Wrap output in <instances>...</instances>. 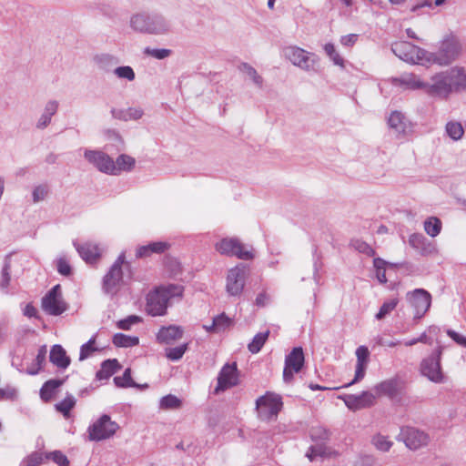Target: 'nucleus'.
<instances>
[{
    "label": "nucleus",
    "mask_w": 466,
    "mask_h": 466,
    "mask_svg": "<svg viewBox=\"0 0 466 466\" xmlns=\"http://www.w3.org/2000/svg\"><path fill=\"white\" fill-rule=\"evenodd\" d=\"M184 288L181 285L168 284L160 286L147 296V311L151 316H163L169 304L175 299H180Z\"/></svg>",
    "instance_id": "nucleus-1"
},
{
    "label": "nucleus",
    "mask_w": 466,
    "mask_h": 466,
    "mask_svg": "<svg viewBox=\"0 0 466 466\" xmlns=\"http://www.w3.org/2000/svg\"><path fill=\"white\" fill-rule=\"evenodd\" d=\"M282 54L294 66L307 73L319 71V57L312 52L297 46H289L283 48Z\"/></svg>",
    "instance_id": "nucleus-2"
},
{
    "label": "nucleus",
    "mask_w": 466,
    "mask_h": 466,
    "mask_svg": "<svg viewBox=\"0 0 466 466\" xmlns=\"http://www.w3.org/2000/svg\"><path fill=\"white\" fill-rule=\"evenodd\" d=\"M128 268L125 253L122 252L102 279V290L106 295L114 297L126 284L123 268Z\"/></svg>",
    "instance_id": "nucleus-3"
},
{
    "label": "nucleus",
    "mask_w": 466,
    "mask_h": 466,
    "mask_svg": "<svg viewBox=\"0 0 466 466\" xmlns=\"http://www.w3.org/2000/svg\"><path fill=\"white\" fill-rule=\"evenodd\" d=\"M329 437V431L323 427H314L310 430V438L315 444L311 445L306 453L309 461H312L317 457L330 458L338 455L337 451L326 444Z\"/></svg>",
    "instance_id": "nucleus-4"
},
{
    "label": "nucleus",
    "mask_w": 466,
    "mask_h": 466,
    "mask_svg": "<svg viewBox=\"0 0 466 466\" xmlns=\"http://www.w3.org/2000/svg\"><path fill=\"white\" fill-rule=\"evenodd\" d=\"M443 348L438 347L427 358H424L420 364V371L431 382L441 384L445 381V375L441 369V356Z\"/></svg>",
    "instance_id": "nucleus-5"
},
{
    "label": "nucleus",
    "mask_w": 466,
    "mask_h": 466,
    "mask_svg": "<svg viewBox=\"0 0 466 466\" xmlns=\"http://www.w3.org/2000/svg\"><path fill=\"white\" fill-rule=\"evenodd\" d=\"M462 46L455 38L445 39L436 53H429L427 62L440 66H448L455 61L461 54Z\"/></svg>",
    "instance_id": "nucleus-6"
},
{
    "label": "nucleus",
    "mask_w": 466,
    "mask_h": 466,
    "mask_svg": "<svg viewBox=\"0 0 466 466\" xmlns=\"http://www.w3.org/2000/svg\"><path fill=\"white\" fill-rule=\"evenodd\" d=\"M282 405V399L279 394L268 391L256 400L258 417L261 420H270L278 416Z\"/></svg>",
    "instance_id": "nucleus-7"
},
{
    "label": "nucleus",
    "mask_w": 466,
    "mask_h": 466,
    "mask_svg": "<svg viewBox=\"0 0 466 466\" xmlns=\"http://www.w3.org/2000/svg\"><path fill=\"white\" fill-rule=\"evenodd\" d=\"M391 50L400 59L410 64H423L429 57L428 52L407 41L394 43Z\"/></svg>",
    "instance_id": "nucleus-8"
},
{
    "label": "nucleus",
    "mask_w": 466,
    "mask_h": 466,
    "mask_svg": "<svg viewBox=\"0 0 466 466\" xmlns=\"http://www.w3.org/2000/svg\"><path fill=\"white\" fill-rule=\"evenodd\" d=\"M118 430L116 422L111 420L108 415H102L97 420L88 427L90 441H102L112 437Z\"/></svg>",
    "instance_id": "nucleus-9"
},
{
    "label": "nucleus",
    "mask_w": 466,
    "mask_h": 466,
    "mask_svg": "<svg viewBox=\"0 0 466 466\" xmlns=\"http://www.w3.org/2000/svg\"><path fill=\"white\" fill-rule=\"evenodd\" d=\"M216 250L222 255L236 256L240 259H251L252 252L247 250L245 246L237 238H225L216 243Z\"/></svg>",
    "instance_id": "nucleus-10"
},
{
    "label": "nucleus",
    "mask_w": 466,
    "mask_h": 466,
    "mask_svg": "<svg viewBox=\"0 0 466 466\" xmlns=\"http://www.w3.org/2000/svg\"><path fill=\"white\" fill-rule=\"evenodd\" d=\"M42 309L49 315L57 316L66 310L67 306L62 297L59 285L53 287L42 299Z\"/></svg>",
    "instance_id": "nucleus-11"
},
{
    "label": "nucleus",
    "mask_w": 466,
    "mask_h": 466,
    "mask_svg": "<svg viewBox=\"0 0 466 466\" xmlns=\"http://www.w3.org/2000/svg\"><path fill=\"white\" fill-rule=\"evenodd\" d=\"M406 299L414 309V319L422 318L431 304V295L423 289H416L406 294Z\"/></svg>",
    "instance_id": "nucleus-12"
},
{
    "label": "nucleus",
    "mask_w": 466,
    "mask_h": 466,
    "mask_svg": "<svg viewBox=\"0 0 466 466\" xmlns=\"http://www.w3.org/2000/svg\"><path fill=\"white\" fill-rule=\"evenodd\" d=\"M247 268L243 264L237 265L228 272L226 290L230 296H239L245 287Z\"/></svg>",
    "instance_id": "nucleus-13"
},
{
    "label": "nucleus",
    "mask_w": 466,
    "mask_h": 466,
    "mask_svg": "<svg viewBox=\"0 0 466 466\" xmlns=\"http://www.w3.org/2000/svg\"><path fill=\"white\" fill-rule=\"evenodd\" d=\"M399 438L407 448L413 451L427 446L430 441V437L426 432L409 426L400 429Z\"/></svg>",
    "instance_id": "nucleus-14"
},
{
    "label": "nucleus",
    "mask_w": 466,
    "mask_h": 466,
    "mask_svg": "<svg viewBox=\"0 0 466 466\" xmlns=\"http://www.w3.org/2000/svg\"><path fill=\"white\" fill-rule=\"evenodd\" d=\"M84 157L102 173L112 175L115 170L113 158L101 150L85 149Z\"/></svg>",
    "instance_id": "nucleus-15"
},
{
    "label": "nucleus",
    "mask_w": 466,
    "mask_h": 466,
    "mask_svg": "<svg viewBox=\"0 0 466 466\" xmlns=\"http://www.w3.org/2000/svg\"><path fill=\"white\" fill-rule=\"evenodd\" d=\"M238 384V371L235 362L226 363L218 376V385L215 393L224 391Z\"/></svg>",
    "instance_id": "nucleus-16"
},
{
    "label": "nucleus",
    "mask_w": 466,
    "mask_h": 466,
    "mask_svg": "<svg viewBox=\"0 0 466 466\" xmlns=\"http://www.w3.org/2000/svg\"><path fill=\"white\" fill-rule=\"evenodd\" d=\"M304 364V354L302 348H294L291 352L286 356L285 367L283 370V380L289 383L295 373H298Z\"/></svg>",
    "instance_id": "nucleus-17"
},
{
    "label": "nucleus",
    "mask_w": 466,
    "mask_h": 466,
    "mask_svg": "<svg viewBox=\"0 0 466 466\" xmlns=\"http://www.w3.org/2000/svg\"><path fill=\"white\" fill-rule=\"evenodd\" d=\"M345 405L351 410H359L372 406L376 396L372 391H362L360 394H348L339 396Z\"/></svg>",
    "instance_id": "nucleus-18"
},
{
    "label": "nucleus",
    "mask_w": 466,
    "mask_h": 466,
    "mask_svg": "<svg viewBox=\"0 0 466 466\" xmlns=\"http://www.w3.org/2000/svg\"><path fill=\"white\" fill-rule=\"evenodd\" d=\"M389 127L398 137H406L412 133L411 122L400 111H393L388 117Z\"/></svg>",
    "instance_id": "nucleus-19"
},
{
    "label": "nucleus",
    "mask_w": 466,
    "mask_h": 466,
    "mask_svg": "<svg viewBox=\"0 0 466 466\" xmlns=\"http://www.w3.org/2000/svg\"><path fill=\"white\" fill-rule=\"evenodd\" d=\"M446 76L442 72L435 74L431 76V82L426 83V92L430 96L439 98H448L451 94L450 86L446 80Z\"/></svg>",
    "instance_id": "nucleus-20"
},
{
    "label": "nucleus",
    "mask_w": 466,
    "mask_h": 466,
    "mask_svg": "<svg viewBox=\"0 0 466 466\" xmlns=\"http://www.w3.org/2000/svg\"><path fill=\"white\" fill-rule=\"evenodd\" d=\"M355 354L357 358L355 376L350 382L343 386L345 388L360 381L365 377L366 374V370L370 359L369 349L366 346H360L357 348Z\"/></svg>",
    "instance_id": "nucleus-21"
},
{
    "label": "nucleus",
    "mask_w": 466,
    "mask_h": 466,
    "mask_svg": "<svg viewBox=\"0 0 466 466\" xmlns=\"http://www.w3.org/2000/svg\"><path fill=\"white\" fill-rule=\"evenodd\" d=\"M442 73L447 78L451 93L466 90V73L463 67L454 66Z\"/></svg>",
    "instance_id": "nucleus-22"
},
{
    "label": "nucleus",
    "mask_w": 466,
    "mask_h": 466,
    "mask_svg": "<svg viewBox=\"0 0 466 466\" xmlns=\"http://www.w3.org/2000/svg\"><path fill=\"white\" fill-rule=\"evenodd\" d=\"M77 252L80 257L87 263L96 262L102 252V249L99 248L97 244L92 242H85L82 245H78L76 242L74 243Z\"/></svg>",
    "instance_id": "nucleus-23"
},
{
    "label": "nucleus",
    "mask_w": 466,
    "mask_h": 466,
    "mask_svg": "<svg viewBox=\"0 0 466 466\" xmlns=\"http://www.w3.org/2000/svg\"><path fill=\"white\" fill-rule=\"evenodd\" d=\"M395 86H400L407 89H424L426 90V82L421 81L416 75L411 73L402 74L400 77L392 79Z\"/></svg>",
    "instance_id": "nucleus-24"
},
{
    "label": "nucleus",
    "mask_w": 466,
    "mask_h": 466,
    "mask_svg": "<svg viewBox=\"0 0 466 466\" xmlns=\"http://www.w3.org/2000/svg\"><path fill=\"white\" fill-rule=\"evenodd\" d=\"M170 248V243L167 241H156L147 245L140 246L137 248V258H147L152 254H162Z\"/></svg>",
    "instance_id": "nucleus-25"
},
{
    "label": "nucleus",
    "mask_w": 466,
    "mask_h": 466,
    "mask_svg": "<svg viewBox=\"0 0 466 466\" xmlns=\"http://www.w3.org/2000/svg\"><path fill=\"white\" fill-rule=\"evenodd\" d=\"M59 107L58 101L55 99L48 100L44 106L43 112L36 122L38 129L46 128L52 120V117L56 114Z\"/></svg>",
    "instance_id": "nucleus-26"
},
{
    "label": "nucleus",
    "mask_w": 466,
    "mask_h": 466,
    "mask_svg": "<svg viewBox=\"0 0 466 466\" xmlns=\"http://www.w3.org/2000/svg\"><path fill=\"white\" fill-rule=\"evenodd\" d=\"M150 35H166L171 31L172 25L161 15H151L149 23Z\"/></svg>",
    "instance_id": "nucleus-27"
},
{
    "label": "nucleus",
    "mask_w": 466,
    "mask_h": 466,
    "mask_svg": "<svg viewBox=\"0 0 466 466\" xmlns=\"http://www.w3.org/2000/svg\"><path fill=\"white\" fill-rule=\"evenodd\" d=\"M111 116L115 119L122 121L138 120L144 116V110L141 107L115 108L111 109Z\"/></svg>",
    "instance_id": "nucleus-28"
},
{
    "label": "nucleus",
    "mask_w": 466,
    "mask_h": 466,
    "mask_svg": "<svg viewBox=\"0 0 466 466\" xmlns=\"http://www.w3.org/2000/svg\"><path fill=\"white\" fill-rule=\"evenodd\" d=\"M50 361L59 369L66 370L70 365V358L61 345H54L50 350Z\"/></svg>",
    "instance_id": "nucleus-29"
},
{
    "label": "nucleus",
    "mask_w": 466,
    "mask_h": 466,
    "mask_svg": "<svg viewBox=\"0 0 466 466\" xmlns=\"http://www.w3.org/2000/svg\"><path fill=\"white\" fill-rule=\"evenodd\" d=\"M376 398L380 396L394 397L398 392V380L396 379H390L381 381L374 386L371 390Z\"/></svg>",
    "instance_id": "nucleus-30"
},
{
    "label": "nucleus",
    "mask_w": 466,
    "mask_h": 466,
    "mask_svg": "<svg viewBox=\"0 0 466 466\" xmlns=\"http://www.w3.org/2000/svg\"><path fill=\"white\" fill-rule=\"evenodd\" d=\"M183 335V330L177 326L164 327L159 329L157 339L161 343L169 344L179 339Z\"/></svg>",
    "instance_id": "nucleus-31"
},
{
    "label": "nucleus",
    "mask_w": 466,
    "mask_h": 466,
    "mask_svg": "<svg viewBox=\"0 0 466 466\" xmlns=\"http://www.w3.org/2000/svg\"><path fill=\"white\" fill-rule=\"evenodd\" d=\"M150 16L147 14H136L130 18V26L137 32L149 34Z\"/></svg>",
    "instance_id": "nucleus-32"
},
{
    "label": "nucleus",
    "mask_w": 466,
    "mask_h": 466,
    "mask_svg": "<svg viewBox=\"0 0 466 466\" xmlns=\"http://www.w3.org/2000/svg\"><path fill=\"white\" fill-rule=\"evenodd\" d=\"M66 379L49 380L44 383L40 390V397L44 401H49L56 394L57 389L62 386Z\"/></svg>",
    "instance_id": "nucleus-33"
},
{
    "label": "nucleus",
    "mask_w": 466,
    "mask_h": 466,
    "mask_svg": "<svg viewBox=\"0 0 466 466\" xmlns=\"http://www.w3.org/2000/svg\"><path fill=\"white\" fill-rule=\"evenodd\" d=\"M135 158L128 156V155H125V154H122L120 155L116 161H114V167H115V170H113L112 172V176H117L119 175L121 172H124V171H130L133 169L134 166H135Z\"/></svg>",
    "instance_id": "nucleus-34"
},
{
    "label": "nucleus",
    "mask_w": 466,
    "mask_h": 466,
    "mask_svg": "<svg viewBox=\"0 0 466 466\" xmlns=\"http://www.w3.org/2000/svg\"><path fill=\"white\" fill-rule=\"evenodd\" d=\"M120 369L116 359L106 360L101 364L100 370L96 372V379L99 380H107Z\"/></svg>",
    "instance_id": "nucleus-35"
},
{
    "label": "nucleus",
    "mask_w": 466,
    "mask_h": 466,
    "mask_svg": "<svg viewBox=\"0 0 466 466\" xmlns=\"http://www.w3.org/2000/svg\"><path fill=\"white\" fill-rule=\"evenodd\" d=\"M115 384L119 388H139V389H147V384H137L136 383L131 377V370L127 368L122 376H117L114 378Z\"/></svg>",
    "instance_id": "nucleus-36"
},
{
    "label": "nucleus",
    "mask_w": 466,
    "mask_h": 466,
    "mask_svg": "<svg viewBox=\"0 0 466 466\" xmlns=\"http://www.w3.org/2000/svg\"><path fill=\"white\" fill-rule=\"evenodd\" d=\"M323 50L335 66H339L341 69L345 68V59L340 56L332 43H326L323 46Z\"/></svg>",
    "instance_id": "nucleus-37"
},
{
    "label": "nucleus",
    "mask_w": 466,
    "mask_h": 466,
    "mask_svg": "<svg viewBox=\"0 0 466 466\" xmlns=\"http://www.w3.org/2000/svg\"><path fill=\"white\" fill-rule=\"evenodd\" d=\"M47 350L46 346H42L39 348L37 355L33 361V363L27 367L26 372L30 375H36L40 370L42 369L43 364L46 361Z\"/></svg>",
    "instance_id": "nucleus-38"
},
{
    "label": "nucleus",
    "mask_w": 466,
    "mask_h": 466,
    "mask_svg": "<svg viewBox=\"0 0 466 466\" xmlns=\"http://www.w3.org/2000/svg\"><path fill=\"white\" fill-rule=\"evenodd\" d=\"M113 343L116 347H133L139 343L138 337L116 333L113 337Z\"/></svg>",
    "instance_id": "nucleus-39"
},
{
    "label": "nucleus",
    "mask_w": 466,
    "mask_h": 466,
    "mask_svg": "<svg viewBox=\"0 0 466 466\" xmlns=\"http://www.w3.org/2000/svg\"><path fill=\"white\" fill-rule=\"evenodd\" d=\"M269 336V330H266L265 332H259L256 334L251 340L250 343L248 345V350L252 354H256L260 351L264 344L266 343L268 338Z\"/></svg>",
    "instance_id": "nucleus-40"
},
{
    "label": "nucleus",
    "mask_w": 466,
    "mask_h": 466,
    "mask_svg": "<svg viewBox=\"0 0 466 466\" xmlns=\"http://www.w3.org/2000/svg\"><path fill=\"white\" fill-rule=\"evenodd\" d=\"M425 232L434 238L438 236L441 230V221L436 217H431L424 221Z\"/></svg>",
    "instance_id": "nucleus-41"
},
{
    "label": "nucleus",
    "mask_w": 466,
    "mask_h": 466,
    "mask_svg": "<svg viewBox=\"0 0 466 466\" xmlns=\"http://www.w3.org/2000/svg\"><path fill=\"white\" fill-rule=\"evenodd\" d=\"M445 130L447 135L452 139V140H460L463 134L464 130L460 122L457 121H450L446 124Z\"/></svg>",
    "instance_id": "nucleus-42"
},
{
    "label": "nucleus",
    "mask_w": 466,
    "mask_h": 466,
    "mask_svg": "<svg viewBox=\"0 0 466 466\" xmlns=\"http://www.w3.org/2000/svg\"><path fill=\"white\" fill-rule=\"evenodd\" d=\"M181 405V400L172 394L164 396L159 400V408L162 410H177L179 409Z\"/></svg>",
    "instance_id": "nucleus-43"
},
{
    "label": "nucleus",
    "mask_w": 466,
    "mask_h": 466,
    "mask_svg": "<svg viewBox=\"0 0 466 466\" xmlns=\"http://www.w3.org/2000/svg\"><path fill=\"white\" fill-rule=\"evenodd\" d=\"M392 264H390L386 260L380 258H375L373 259V266L376 270V278L379 280L380 283H386L387 278H386V267L391 266Z\"/></svg>",
    "instance_id": "nucleus-44"
},
{
    "label": "nucleus",
    "mask_w": 466,
    "mask_h": 466,
    "mask_svg": "<svg viewBox=\"0 0 466 466\" xmlns=\"http://www.w3.org/2000/svg\"><path fill=\"white\" fill-rule=\"evenodd\" d=\"M76 405V399L72 395H67L63 400L56 404L57 411L61 412L65 418L69 417L70 410Z\"/></svg>",
    "instance_id": "nucleus-45"
},
{
    "label": "nucleus",
    "mask_w": 466,
    "mask_h": 466,
    "mask_svg": "<svg viewBox=\"0 0 466 466\" xmlns=\"http://www.w3.org/2000/svg\"><path fill=\"white\" fill-rule=\"evenodd\" d=\"M239 68H240V71L246 76H248L250 80H252L256 86H258V87L262 86L263 79L258 74V72L256 71V69L254 67H252L250 65L245 63V64H242Z\"/></svg>",
    "instance_id": "nucleus-46"
},
{
    "label": "nucleus",
    "mask_w": 466,
    "mask_h": 466,
    "mask_svg": "<svg viewBox=\"0 0 466 466\" xmlns=\"http://www.w3.org/2000/svg\"><path fill=\"white\" fill-rule=\"evenodd\" d=\"M113 73L118 79H123L128 82H132L136 78L135 71L129 66H117L114 69Z\"/></svg>",
    "instance_id": "nucleus-47"
},
{
    "label": "nucleus",
    "mask_w": 466,
    "mask_h": 466,
    "mask_svg": "<svg viewBox=\"0 0 466 466\" xmlns=\"http://www.w3.org/2000/svg\"><path fill=\"white\" fill-rule=\"evenodd\" d=\"M232 325V319L226 316L224 313L213 319L212 328H215L216 332L225 330Z\"/></svg>",
    "instance_id": "nucleus-48"
},
{
    "label": "nucleus",
    "mask_w": 466,
    "mask_h": 466,
    "mask_svg": "<svg viewBox=\"0 0 466 466\" xmlns=\"http://www.w3.org/2000/svg\"><path fill=\"white\" fill-rule=\"evenodd\" d=\"M398 303L399 300L397 299H392L389 301L384 302L380 307L379 312L376 314L375 318L379 320L383 319L397 307Z\"/></svg>",
    "instance_id": "nucleus-49"
},
{
    "label": "nucleus",
    "mask_w": 466,
    "mask_h": 466,
    "mask_svg": "<svg viewBox=\"0 0 466 466\" xmlns=\"http://www.w3.org/2000/svg\"><path fill=\"white\" fill-rule=\"evenodd\" d=\"M95 337L91 338L86 343L80 348L79 360L82 361L89 358L97 349L95 347Z\"/></svg>",
    "instance_id": "nucleus-50"
},
{
    "label": "nucleus",
    "mask_w": 466,
    "mask_h": 466,
    "mask_svg": "<svg viewBox=\"0 0 466 466\" xmlns=\"http://www.w3.org/2000/svg\"><path fill=\"white\" fill-rule=\"evenodd\" d=\"M142 319L137 315H130L126 319L116 322V327L120 329L129 330L132 326L141 322Z\"/></svg>",
    "instance_id": "nucleus-51"
},
{
    "label": "nucleus",
    "mask_w": 466,
    "mask_h": 466,
    "mask_svg": "<svg viewBox=\"0 0 466 466\" xmlns=\"http://www.w3.org/2000/svg\"><path fill=\"white\" fill-rule=\"evenodd\" d=\"M372 442L374 446L381 451H388L392 446V441H390L386 436L380 434L374 436Z\"/></svg>",
    "instance_id": "nucleus-52"
},
{
    "label": "nucleus",
    "mask_w": 466,
    "mask_h": 466,
    "mask_svg": "<svg viewBox=\"0 0 466 466\" xmlns=\"http://www.w3.org/2000/svg\"><path fill=\"white\" fill-rule=\"evenodd\" d=\"M351 246L359 251L360 253H363L367 256L372 257L375 255L374 249L366 242L360 239H354L351 241Z\"/></svg>",
    "instance_id": "nucleus-53"
},
{
    "label": "nucleus",
    "mask_w": 466,
    "mask_h": 466,
    "mask_svg": "<svg viewBox=\"0 0 466 466\" xmlns=\"http://www.w3.org/2000/svg\"><path fill=\"white\" fill-rule=\"evenodd\" d=\"M145 54L153 57V58H156V59H158V60H162V59H165L167 57H168L170 55H171V50L170 49H167V48H150V47H147L145 49Z\"/></svg>",
    "instance_id": "nucleus-54"
},
{
    "label": "nucleus",
    "mask_w": 466,
    "mask_h": 466,
    "mask_svg": "<svg viewBox=\"0 0 466 466\" xmlns=\"http://www.w3.org/2000/svg\"><path fill=\"white\" fill-rule=\"evenodd\" d=\"M46 459H50L59 466H68L69 461L66 455L59 451H55L45 455Z\"/></svg>",
    "instance_id": "nucleus-55"
},
{
    "label": "nucleus",
    "mask_w": 466,
    "mask_h": 466,
    "mask_svg": "<svg viewBox=\"0 0 466 466\" xmlns=\"http://www.w3.org/2000/svg\"><path fill=\"white\" fill-rule=\"evenodd\" d=\"M187 350V344H183L175 348L167 349L166 351V355L167 359L171 360H180L184 353Z\"/></svg>",
    "instance_id": "nucleus-56"
},
{
    "label": "nucleus",
    "mask_w": 466,
    "mask_h": 466,
    "mask_svg": "<svg viewBox=\"0 0 466 466\" xmlns=\"http://www.w3.org/2000/svg\"><path fill=\"white\" fill-rule=\"evenodd\" d=\"M48 193V188L46 186L39 185L35 187L33 190L32 197L33 202L38 203L46 198Z\"/></svg>",
    "instance_id": "nucleus-57"
},
{
    "label": "nucleus",
    "mask_w": 466,
    "mask_h": 466,
    "mask_svg": "<svg viewBox=\"0 0 466 466\" xmlns=\"http://www.w3.org/2000/svg\"><path fill=\"white\" fill-rule=\"evenodd\" d=\"M11 280L10 277V265L9 263H5L1 274V279H0V289H6L9 286Z\"/></svg>",
    "instance_id": "nucleus-58"
},
{
    "label": "nucleus",
    "mask_w": 466,
    "mask_h": 466,
    "mask_svg": "<svg viewBox=\"0 0 466 466\" xmlns=\"http://www.w3.org/2000/svg\"><path fill=\"white\" fill-rule=\"evenodd\" d=\"M358 39H359V35L349 34V35H342L339 38V43L344 47H352L357 43Z\"/></svg>",
    "instance_id": "nucleus-59"
},
{
    "label": "nucleus",
    "mask_w": 466,
    "mask_h": 466,
    "mask_svg": "<svg viewBox=\"0 0 466 466\" xmlns=\"http://www.w3.org/2000/svg\"><path fill=\"white\" fill-rule=\"evenodd\" d=\"M57 270L64 276H68L71 273V267L66 258H60L57 260Z\"/></svg>",
    "instance_id": "nucleus-60"
},
{
    "label": "nucleus",
    "mask_w": 466,
    "mask_h": 466,
    "mask_svg": "<svg viewBox=\"0 0 466 466\" xmlns=\"http://www.w3.org/2000/svg\"><path fill=\"white\" fill-rule=\"evenodd\" d=\"M446 333L457 344L466 348V337L452 329H447Z\"/></svg>",
    "instance_id": "nucleus-61"
},
{
    "label": "nucleus",
    "mask_w": 466,
    "mask_h": 466,
    "mask_svg": "<svg viewBox=\"0 0 466 466\" xmlns=\"http://www.w3.org/2000/svg\"><path fill=\"white\" fill-rule=\"evenodd\" d=\"M45 455L35 452L27 458V466H38L44 461Z\"/></svg>",
    "instance_id": "nucleus-62"
},
{
    "label": "nucleus",
    "mask_w": 466,
    "mask_h": 466,
    "mask_svg": "<svg viewBox=\"0 0 466 466\" xmlns=\"http://www.w3.org/2000/svg\"><path fill=\"white\" fill-rule=\"evenodd\" d=\"M425 238L421 234H413L410 236L409 242L413 248H420Z\"/></svg>",
    "instance_id": "nucleus-63"
},
{
    "label": "nucleus",
    "mask_w": 466,
    "mask_h": 466,
    "mask_svg": "<svg viewBox=\"0 0 466 466\" xmlns=\"http://www.w3.org/2000/svg\"><path fill=\"white\" fill-rule=\"evenodd\" d=\"M400 342V340H393V339H384L383 338H380L378 339V344L384 347H395L399 345Z\"/></svg>",
    "instance_id": "nucleus-64"
}]
</instances>
